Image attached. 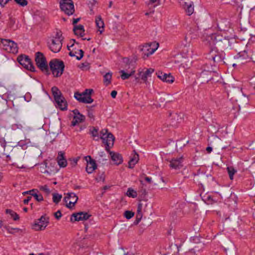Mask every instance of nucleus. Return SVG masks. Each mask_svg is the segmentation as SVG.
Masks as SVG:
<instances>
[{
	"mask_svg": "<svg viewBox=\"0 0 255 255\" xmlns=\"http://www.w3.org/2000/svg\"><path fill=\"white\" fill-rule=\"evenodd\" d=\"M154 69L151 68L147 69L145 71H143V70L142 69H139L138 75L140 77L141 80H142L145 84H147V78L151 76V74L154 72Z\"/></svg>",
	"mask_w": 255,
	"mask_h": 255,
	"instance_id": "obj_17",
	"label": "nucleus"
},
{
	"mask_svg": "<svg viewBox=\"0 0 255 255\" xmlns=\"http://www.w3.org/2000/svg\"><path fill=\"white\" fill-rule=\"evenodd\" d=\"M224 56L225 53L223 51L220 53L218 50L214 51L212 49L209 53L208 59H211L214 62L219 63L223 62Z\"/></svg>",
	"mask_w": 255,
	"mask_h": 255,
	"instance_id": "obj_13",
	"label": "nucleus"
},
{
	"mask_svg": "<svg viewBox=\"0 0 255 255\" xmlns=\"http://www.w3.org/2000/svg\"><path fill=\"white\" fill-rule=\"evenodd\" d=\"M69 55L71 57L75 56L77 60H80L83 57L84 51L81 49L79 50L78 52L70 51Z\"/></svg>",
	"mask_w": 255,
	"mask_h": 255,
	"instance_id": "obj_32",
	"label": "nucleus"
},
{
	"mask_svg": "<svg viewBox=\"0 0 255 255\" xmlns=\"http://www.w3.org/2000/svg\"><path fill=\"white\" fill-rule=\"evenodd\" d=\"M32 198V197L31 196H28L27 197V198L25 199H24L23 200V203L24 204H28V203L29 202V201L31 200V199Z\"/></svg>",
	"mask_w": 255,
	"mask_h": 255,
	"instance_id": "obj_54",
	"label": "nucleus"
},
{
	"mask_svg": "<svg viewBox=\"0 0 255 255\" xmlns=\"http://www.w3.org/2000/svg\"><path fill=\"white\" fill-rule=\"evenodd\" d=\"M145 180L146 181L148 182L149 183H150L151 182V178L148 177H145Z\"/></svg>",
	"mask_w": 255,
	"mask_h": 255,
	"instance_id": "obj_60",
	"label": "nucleus"
},
{
	"mask_svg": "<svg viewBox=\"0 0 255 255\" xmlns=\"http://www.w3.org/2000/svg\"><path fill=\"white\" fill-rule=\"evenodd\" d=\"M219 74L213 71L209 70H204L200 74L198 78L202 83H208L209 81L217 82L219 81Z\"/></svg>",
	"mask_w": 255,
	"mask_h": 255,
	"instance_id": "obj_3",
	"label": "nucleus"
},
{
	"mask_svg": "<svg viewBox=\"0 0 255 255\" xmlns=\"http://www.w3.org/2000/svg\"><path fill=\"white\" fill-rule=\"evenodd\" d=\"M228 173L229 175L230 179L233 180L234 175L237 172V170L232 166H229L227 168Z\"/></svg>",
	"mask_w": 255,
	"mask_h": 255,
	"instance_id": "obj_36",
	"label": "nucleus"
},
{
	"mask_svg": "<svg viewBox=\"0 0 255 255\" xmlns=\"http://www.w3.org/2000/svg\"><path fill=\"white\" fill-rule=\"evenodd\" d=\"M78 197L74 193H67V196L64 198V201L67 203L66 207L68 208H72L76 203Z\"/></svg>",
	"mask_w": 255,
	"mask_h": 255,
	"instance_id": "obj_14",
	"label": "nucleus"
},
{
	"mask_svg": "<svg viewBox=\"0 0 255 255\" xmlns=\"http://www.w3.org/2000/svg\"><path fill=\"white\" fill-rule=\"evenodd\" d=\"M134 213L130 211H126L124 213V216L127 219H130L134 216Z\"/></svg>",
	"mask_w": 255,
	"mask_h": 255,
	"instance_id": "obj_44",
	"label": "nucleus"
},
{
	"mask_svg": "<svg viewBox=\"0 0 255 255\" xmlns=\"http://www.w3.org/2000/svg\"><path fill=\"white\" fill-rule=\"evenodd\" d=\"M50 70L54 77H59L63 74L65 67L64 62L58 59L52 60L49 62Z\"/></svg>",
	"mask_w": 255,
	"mask_h": 255,
	"instance_id": "obj_4",
	"label": "nucleus"
},
{
	"mask_svg": "<svg viewBox=\"0 0 255 255\" xmlns=\"http://www.w3.org/2000/svg\"><path fill=\"white\" fill-rule=\"evenodd\" d=\"M40 190L44 191L47 194H49L50 191L47 185L41 186L39 187Z\"/></svg>",
	"mask_w": 255,
	"mask_h": 255,
	"instance_id": "obj_48",
	"label": "nucleus"
},
{
	"mask_svg": "<svg viewBox=\"0 0 255 255\" xmlns=\"http://www.w3.org/2000/svg\"><path fill=\"white\" fill-rule=\"evenodd\" d=\"M79 20H80V18H74L73 21V24H75L77 23Z\"/></svg>",
	"mask_w": 255,
	"mask_h": 255,
	"instance_id": "obj_61",
	"label": "nucleus"
},
{
	"mask_svg": "<svg viewBox=\"0 0 255 255\" xmlns=\"http://www.w3.org/2000/svg\"><path fill=\"white\" fill-rule=\"evenodd\" d=\"M10 0H0V5L3 6L7 3Z\"/></svg>",
	"mask_w": 255,
	"mask_h": 255,
	"instance_id": "obj_52",
	"label": "nucleus"
},
{
	"mask_svg": "<svg viewBox=\"0 0 255 255\" xmlns=\"http://www.w3.org/2000/svg\"><path fill=\"white\" fill-rule=\"evenodd\" d=\"M206 150L208 153H210L212 151V148L208 146L206 148Z\"/></svg>",
	"mask_w": 255,
	"mask_h": 255,
	"instance_id": "obj_62",
	"label": "nucleus"
},
{
	"mask_svg": "<svg viewBox=\"0 0 255 255\" xmlns=\"http://www.w3.org/2000/svg\"><path fill=\"white\" fill-rule=\"evenodd\" d=\"M98 161L99 162H103L107 159L105 158L106 154L104 151H101L99 153Z\"/></svg>",
	"mask_w": 255,
	"mask_h": 255,
	"instance_id": "obj_43",
	"label": "nucleus"
},
{
	"mask_svg": "<svg viewBox=\"0 0 255 255\" xmlns=\"http://www.w3.org/2000/svg\"><path fill=\"white\" fill-rule=\"evenodd\" d=\"M77 161L78 159L75 158H74L71 160V164L73 166H75L77 164Z\"/></svg>",
	"mask_w": 255,
	"mask_h": 255,
	"instance_id": "obj_55",
	"label": "nucleus"
},
{
	"mask_svg": "<svg viewBox=\"0 0 255 255\" xmlns=\"http://www.w3.org/2000/svg\"><path fill=\"white\" fill-rule=\"evenodd\" d=\"M206 41L210 46H214L215 49L221 51L233 48L234 45L236 44V40L234 38L229 39L216 33H212L208 35Z\"/></svg>",
	"mask_w": 255,
	"mask_h": 255,
	"instance_id": "obj_1",
	"label": "nucleus"
},
{
	"mask_svg": "<svg viewBox=\"0 0 255 255\" xmlns=\"http://www.w3.org/2000/svg\"><path fill=\"white\" fill-rule=\"evenodd\" d=\"M14 23H15L14 20L12 18H10V21H9V25L10 26H11L12 25H13L14 24Z\"/></svg>",
	"mask_w": 255,
	"mask_h": 255,
	"instance_id": "obj_59",
	"label": "nucleus"
},
{
	"mask_svg": "<svg viewBox=\"0 0 255 255\" xmlns=\"http://www.w3.org/2000/svg\"><path fill=\"white\" fill-rule=\"evenodd\" d=\"M88 116L91 119H94V116L93 115V113L92 112L89 111L88 112Z\"/></svg>",
	"mask_w": 255,
	"mask_h": 255,
	"instance_id": "obj_58",
	"label": "nucleus"
},
{
	"mask_svg": "<svg viewBox=\"0 0 255 255\" xmlns=\"http://www.w3.org/2000/svg\"><path fill=\"white\" fill-rule=\"evenodd\" d=\"M85 120V117L80 114L78 116H74L72 122V125L73 126H76L77 124L83 122Z\"/></svg>",
	"mask_w": 255,
	"mask_h": 255,
	"instance_id": "obj_30",
	"label": "nucleus"
},
{
	"mask_svg": "<svg viewBox=\"0 0 255 255\" xmlns=\"http://www.w3.org/2000/svg\"><path fill=\"white\" fill-rule=\"evenodd\" d=\"M174 77L170 74H168L166 78V81H164V82L171 84L172 83L174 82Z\"/></svg>",
	"mask_w": 255,
	"mask_h": 255,
	"instance_id": "obj_46",
	"label": "nucleus"
},
{
	"mask_svg": "<svg viewBox=\"0 0 255 255\" xmlns=\"http://www.w3.org/2000/svg\"><path fill=\"white\" fill-rule=\"evenodd\" d=\"M7 93V89L5 87L0 84V102L5 103L6 100L5 99V94Z\"/></svg>",
	"mask_w": 255,
	"mask_h": 255,
	"instance_id": "obj_28",
	"label": "nucleus"
},
{
	"mask_svg": "<svg viewBox=\"0 0 255 255\" xmlns=\"http://www.w3.org/2000/svg\"><path fill=\"white\" fill-rule=\"evenodd\" d=\"M127 195L128 197L135 198L137 197V194L133 189L131 188H129L127 192Z\"/></svg>",
	"mask_w": 255,
	"mask_h": 255,
	"instance_id": "obj_41",
	"label": "nucleus"
},
{
	"mask_svg": "<svg viewBox=\"0 0 255 255\" xmlns=\"http://www.w3.org/2000/svg\"><path fill=\"white\" fill-rule=\"evenodd\" d=\"M150 0V2L151 3H155L156 2H158V3H159V1L160 0Z\"/></svg>",
	"mask_w": 255,
	"mask_h": 255,
	"instance_id": "obj_63",
	"label": "nucleus"
},
{
	"mask_svg": "<svg viewBox=\"0 0 255 255\" xmlns=\"http://www.w3.org/2000/svg\"><path fill=\"white\" fill-rule=\"evenodd\" d=\"M238 57L237 58L241 61V60L242 59H247L249 58V56L248 55V54L247 52L245 50H244L243 51H240L238 54Z\"/></svg>",
	"mask_w": 255,
	"mask_h": 255,
	"instance_id": "obj_38",
	"label": "nucleus"
},
{
	"mask_svg": "<svg viewBox=\"0 0 255 255\" xmlns=\"http://www.w3.org/2000/svg\"><path fill=\"white\" fill-rule=\"evenodd\" d=\"M35 61L37 67L47 75L50 74L46 58L43 54L40 52H37L35 54Z\"/></svg>",
	"mask_w": 255,
	"mask_h": 255,
	"instance_id": "obj_6",
	"label": "nucleus"
},
{
	"mask_svg": "<svg viewBox=\"0 0 255 255\" xmlns=\"http://www.w3.org/2000/svg\"><path fill=\"white\" fill-rule=\"evenodd\" d=\"M89 63L86 62V63H83L81 64V66H80V68H83L84 67H88L89 66Z\"/></svg>",
	"mask_w": 255,
	"mask_h": 255,
	"instance_id": "obj_56",
	"label": "nucleus"
},
{
	"mask_svg": "<svg viewBox=\"0 0 255 255\" xmlns=\"http://www.w3.org/2000/svg\"><path fill=\"white\" fill-rule=\"evenodd\" d=\"M52 200L54 203L58 204L61 200L62 196L61 194H59L57 193L52 194Z\"/></svg>",
	"mask_w": 255,
	"mask_h": 255,
	"instance_id": "obj_37",
	"label": "nucleus"
},
{
	"mask_svg": "<svg viewBox=\"0 0 255 255\" xmlns=\"http://www.w3.org/2000/svg\"><path fill=\"white\" fill-rule=\"evenodd\" d=\"M93 92V89H87L82 93L76 92L74 93V98L80 103L90 104L93 102L91 96Z\"/></svg>",
	"mask_w": 255,
	"mask_h": 255,
	"instance_id": "obj_7",
	"label": "nucleus"
},
{
	"mask_svg": "<svg viewBox=\"0 0 255 255\" xmlns=\"http://www.w3.org/2000/svg\"><path fill=\"white\" fill-rule=\"evenodd\" d=\"M96 23L97 27L99 28L100 33H102L104 29V23L101 16H98L96 18Z\"/></svg>",
	"mask_w": 255,
	"mask_h": 255,
	"instance_id": "obj_27",
	"label": "nucleus"
},
{
	"mask_svg": "<svg viewBox=\"0 0 255 255\" xmlns=\"http://www.w3.org/2000/svg\"><path fill=\"white\" fill-rule=\"evenodd\" d=\"M75 35L83 37L84 35V28L82 25H78L74 27L73 29Z\"/></svg>",
	"mask_w": 255,
	"mask_h": 255,
	"instance_id": "obj_26",
	"label": "nucleus"
},
{
	"mask_svg": "<svg viewBox=\"0 0 255 255\" xmlns=\"http://www.w3.org/2000/svg\"><path fill=\"white\" fill-rule=\"evenodd\" d=\"M117 95V92L115 90L112 91L111 95L113 98H115Z\"/></svg>",
	"mask_w": 255,
	"mask_h": 255,
	"instance_id": "obj_53",
	"label": "nucleus"
},
{
	"mask_svg": "<svg viewBox=\"0 0 255 255\" xmlns=\"http://www.w3.org/2000/svg\"><path fill=\"white\" fill-rule=\"evenodd\" d=\"M181 140H179L177 143H176V146L178 147V146H179L180 148H181Z\"/></svg>",
	"mask_w": 255,
	"mask_h": 255,
	"instance_id": "obj_64",
	"label": "nucleus"
},
{
	"mask_svg": "<svg viewBox=\"0 0 255 255\" xmlns=\"http://www.w3.org/2000/svg\"><path fill=\"white\" fill-rule=\"evenodd\" d=\"M157 75V77L161 79L162 81L164 82V81H166V78L168 74L166 73H163L161 72H158L156 73Z\"/></svg>",
	"mask_w": 255,
	"mask_h": 255,
	"instance_id": "obj_42",
	"label": "nucleus"
},
{
	"mask_svg": "<svg viewBox=\"0 0 255 255\" xmlns=\"http://www.w3.org/2000/svg\"><path fill=\"white\" fill-rule=\"evenodd\" d=\"M5 213L6 214H8L11 216V217L13 218L14 221H16L19 219L18 215L12 210L10 209H6L5 210Z\"/></svg>",
	"mask_w": 255,
	"mask_h": 255,
	"instance_id": "obj_39",
	"label": "nucleus"
},
{
	"mask_svg": "<svg viewBox=\"0 0 255 255\" xmlns=\"http://www.w3.org/2000/svg\"><path fill=\"white\" fill-rule=\"evenodd\" d=\"M85 158L87 163L86 170L88 173H92L97 168V164L90 156H87Z\"/></svg>",
	"mask_w": 255,
	"mask_h": 255,
	"instance_id": "obj_18",
	"label": "nucleus"
},
{
	"mask_svg": "<svg viewBox=\"0 0 255 255\" xmlns=\"http://www.w3.org/2000/svg\"><path fill=\"white\" fill-rule=\"evenodd\" d=\"M35 192H38V190L37 189H34L30 190L29 191H27L24 192L22 194L23 195L30 194V195H31V196H32V194H34Z\"/></svg>",
	"mask_w": 255,
	"mask_h": 255,
	"instance_id": "obj_49",
	"label": "nucleus"
},
{
	"mask_svg": "<svg viewBox=\"0 0 255 255\" xmlns=\"http://www.w3.org/2000/svg\"><path fill=\"white\" fill-rule=\"evenodd\" d=\"M177 121L178 123H181L183 120L184 115L183 114L180 113L178 115H177Z\"/></svg>",
	"mask_w": 255,
	"mask_h": 255,
	"instance_id": "obj_50",
	"label": "nucleus"
},
{
	"mask_svg": "<svg viewBox=\"0 0 255 255\" xmlns=\"http://www.w3.org/2000/svg\"><path fill=\"white\" fill-rule=\"evenodd\" d=\"M57 160L60 167H65L67 166V160L64 157V153L63 152H58Z\"/></svg>",
	"mask_w": 255,
	"mask_h": 255,
	"instance_id": "obj_20",
	"label": "nucleus"
},
{
	"mask_svg": "<svg viewBox=\"0 0 255 255\" xmlns=\"http://www.w3.org/2000/svg\"><path fill=\"white\" fill-rule=\"evenodd\" d=\"M170 164L169 166L170 168L174 169H178L182 167V163L183 162L182 157L178 158H174L171 160H169Z\"/></svg>",
	"mask_w": 255,
	"mask_h": 255,
	"instance_id": "obj_19",
	"label": "nucleus"
},
{
	"mask_svg": "<svg viewBox=\"0 0 255 255\" xmlns=\"http://www.w3.org/2000/svg\"><path fill=\"white\" fill-rule=\"evenodd\" d=\"M158 46V43H153L150 44H147L143 46V47L141 48V50L143 52V53L144 54V55H146V57H148L155 51Z\"/></svg>",
	"mask_w": 255,
	"mask_h": 255,
	"instance_id": "obj_12",
	"label": "nucleus"
},
{
	"mask_svg": "<svg viewBox=\"0 0 255 255\" xmlns=\"http://www.w3.org/2000/svg\"><path fill=\"white\" fill-rule=\"evenodd\" d=\"M112 73L108 72L104 76V82L106 85H108L111 83Z\"/></svg>",
	"mask_w": 255,
	"mask_h": 255,
	"instance_id": "obj_33",
	"label": "nucleus"
},
{
	"mask_svg": "<svg viewBox=\"0 0 255 255\" xmlns=\"http://www.w3.org/2000/svg\"><path fill=\"white\" fill-rule=\"evenodd\" d=\"M217 27L221 31H228L231 27L229 20L226 18H221L217 21Z\"/></svg>",
	"mask_w": 255,
	"mask_h": 255,
	"instance_id": "obj_15",
	"label": "nucleus"
},
{
	"mask_svg": "<svg viewBox=\"0 0 255 255\" xmlns=\"http://www.w3.org/2000/svg\"><path fill=\"white\" fill-rule=\"evenodd\" d=\"M103 143L105 145V148L107 151H109L114 143L115 137L113 134L109 132L107 129H103L100 131V137Z\"/></svg>",
	"mask_w": 255,
	"mask_h": 255,
	"instance_id": "obj_5",
	"label": "nucleus"
},
{
	"mask_svg": "<svg viewBox=\"0 0 255 255\" xmlns=\"http://www.w3.org/2000/svg\"><path fill=\"white\" fill-rule=\"evenodd\" d=\"M110 152V154L112 160L114 162V163L119 165L123 162V158L121 154L118 153H115L113 151Z\"/></svg>",
	"mask_w": 255,
	"mask_h": 255,
	"instance_id": "obj_21",
	"label": "nucleus"
},
{
	"mask_svg": "<svg viewBox=\"0 0 255 255\" xmlns=\"http://www.w3.org/2000/svg\"><path fill=\"white\" fill-rule=\"evenodd\" d=\"M183 7L188 15H191L193 13L194 8L193 2H185Z\"/></svg>",
	"mask_w": 255,
	"mask_h": 255,
	"instance_id": "obj_22",
	"label": "nucleus"
},
{
	"mask_svg": "<svg viewBox=\"0 0 255 255\" xmlns=\"http://www.w3.org/2000/svg\"><path fill=\"white\" fill-rule=\"evenodd\" d=\"M2 48L9 53H16L18 52L17 44L13 41L7 39L2 40Z\"/></svg>",
	"mask_w": 255,
	"mask_h": 255,
	"instance_id": "obj_10",
	"label": "nucleus"
},
{
	"mask_svg": "<svg viewBox=\"0 0 255 255\" xmlns=\"http://www.w3.org/2000/svg\"><path fill=\"white\" fill-rule=\"evenodd\" d=\"M142 208V204L140 203H139L138 204V206H137L136 220L134 222V224L135 225L138 224L139 223V222L140 221V220L142 217V214L141 213Z\"/></svg>",
	"mask_w": 255,
	"mask_h": 255,
	"instance_id": "obj_25",
	"label": "nucleus"
},
{
	"mask_svg": "<svg viewBox=\"0 0 255 255\" xmlns=\"http://www.w3.org/2000/svg\"><path fill=\"white\" fill-rule=\"evenodd\" d=\"M17 60L20 64L23 66L25 69L31 71H35V67L32 64L30 59L26 55H21L18 56Z\"/></svg>",
	"mask_w": 255,
	"mask_h": 255,
	"instance_id": "obj_11",
	"label": "nucleus"
},
{
	"mask_svg": "<svg viewBox=\"0 0 255 255\" xmlns=\"http://www.w3.org/2000/svg\"><path fill=\"white\" fill-rule=\"evenodd\" d=\"M57 106L62 111L67 110V104L65 98L62 96L58 100L55 101Z\"/></svg>",
	"mask_w": 255,
	"mask_h": 255,
	"instance_id": "obj_23",
	"label": "nucleus"
},
{
	"mask_svg": "<svg viewBox=\"0 0 255 255\" xmlns=\"http://www.w3.org/2000/svg\"><path fill=\"white\" fill-rule=\"evenodd\" d=\"M24 128V124L20 123L19 122H17L15 124H12L11 125V128L13 130L19 129L21 130Z\"/></svg>",
	"mask_w": 255,
	"mask_h": 255,
	"instance_id": "obj_40",
	"label": "nucleus"
},
{
	"mask_svg": "<svg viewBox=\"0 0 255 255\" xmlns=\"http://www.w3.org/2000/svg\"><path fill=\"white\" fill-rule=\"evenodd\" d=\"M127 72H126L125 70H123L120 72L122 74L121 75V78L124 80L128 79L129 77L133 75L135 72L134 67H133L130 71H128V69H127Z\"/></svg>",
	"mask_w": 255,
	"mask_h": 255,
	"instance_id": "obj_24",
	"label": "nucleus"
},
{
	"mask_svg": "<svg viewBox=\"0 0 255 255\" xmlns=\"http://www.w3.org/2000/svg\"><path fill=\"white\" fill-rule=\"evenodd\" d=\"M62 214L60 211H58L55 213V218L59 220L61 217Z\"/></svg>",
	"mask_w": 255,
	"mask_h": 255,
	"instance_id": "obj_51",
	"label": "nucleus"
},
{
	"mask_svg": "<svg viewBox=\"0 0 255 255\" xmlns=\"http://www.w3.org/2000/svg\"><path fill=\"white\" fill-rule=\"evenodd\" d=\"M73 113L74 114V116H78L79 115H80L81 114L79 113V111L77 109H75L73 111Z\"/></svg>",
	"mask_w": 255,
	"mask_h": 255,
	"instance_id": "obj_57",
	"label": "nucleus"
},
{
	"mask_svg": "<svg viewBox=\"0 0 255 255\" xmlns=\"http://www.w3.org/2000/svg\"><path fill=\"white\" fill-rule=\"evenodd\" d=\"M60 8L65 13L70 15L74 12V6L72 0H61Z\"/></svg>",
	"mask_w": 255,
	"mask_h": 255,
	"instance_id": "obj_8",
	"label": "nucleus"
},
{
	"mask_svg": "<svg viewBox=\"0 0 255 255\" xmlns=\"http://www.w3.org/2000/svg\"><path fill=\"white\" fill-rule=\"evenodd\" d=\"M52 95L54 98L55 101L58 100L62 96L61 91L56 87H53L51 89Z\"/></svg>",
	"mask_w": 255,
	"mask_h": 255,
	"instance_id": "obj_29",
	"label": "nucleus"
},
{
	"mask_svg": "<svg viewBox=\"0 0 255 255\" xmlns=\"http://www.w3.org/2000/svg\"><path fill=\"white\" fill-rule=\"evenodd\" d=\"M250 27V23L249 20L247 19L245 22L243 20H240V28L242 31H247L248 27Z\"/></svg>",
	"mask_w": 255,
	"mask_h": 255,
	"instance_id": "obj_34",
	"label": "nucleus"
},
{
	"mask_svg": "<svg viewBox=\"0 0 255 255\" xmlns=\"http://www.w3.org/2000/svg\"><path fill=\"white\" fill-rule=\"evenodd\" d=\"M139 160L138 155L135 153L132 158H130L128 162V167L132 168Z\"/></svg>",
	"mask_w": 255,
	"mask_h": 255,
	"instance_id": "obj_31",
	"label": "nucleus"
},
{
	"mask_svg": "<svg viewBox=\"0 0 255 255\" xmlns=\"http://www.w3.org/2000/svg\"><path fill=\"white\" fill-rule=\"evenodd\" d=\"M49 218L45 216H42L39 219L35 221L32 225V229L35 231L43 230L47 226Z\"/></svg>",
	"mask_w": 255,
	"mask_h": 255,
	"instance_id": "obj_9",
	"label": "nucleus"
},
{
	"mask_svg": "<svg viewBox=\"0 0 255 255\" xmlns=\"http://www.w3.org/2000/svg\"><path fill=\"white\" fill-rule=\"evenodd\" d=\"M14 1L21 6H25L28 3L26 0H14Z\"/></svg>",
	"mask_w": 255,
	"mask_h": 255,
	"instance_id": "obj_45",
	"label": "nucleus"
},
{
	"mask_svg": "<svg viewBox=\"0 0 255 255\" xmlns=\"http://www.w3.org/2000/svg\"><path fill=\"white\" fill-rule=\"evenodd\" d=\"M64 38L62 32L57 31L55 36L52 37L47 42V45L49 49L54 53L59 52L62 46V41Z\"/></svg>",
	"mask_w": 255,
	"mask_h": 255,
	"instance_id": "obj_2",
	"label": "nucleus"
},
{
	"mask_svg": "<svg viewBox=\"0 0 255 255\" xmlns=\"http://www.w3.org/2000/svg\"><path fill=\"white\" fill-rule=\"evenodd\" d=\"M91 215H89L86 212H79L77 213H74L72 214L71 218V221H79L82 220H86L89 218Z\"/></svg>",
	"mask_w": 255,
	"mask_h": 255,
	"instance_id": "obj_16",
	"label": "nucleus"
},
{
	"mask_svg": "<svg viewBox=\"0 0 255 255\" xmlns=\"http://www.w3.org/2000/svg\"><path fill=\"white\" fill-rule=\"evenodd\" d=\"M90 132L95 140H98L99 139L100 135H99L98 129L97 128H93Z\"/></svg>",
	"mask_w": 255,
	"mask_h": 255,
	"instance_id": "obj_35",
	"label": "nucleus"
},
{
	"mask_svg": "<svg viewBox=\"0 0 255 255\" xmlns=\"http://www.w3.org/2000/svg\"><path fill=\"white\" fill-rule=\"evenodd\" d=\"M37 192H35L34 194H32V196H33L37 201H43V198L41 194H37Z\"/></svg>",
	"mask_w": 255,
	"mask_h": 255,
	"instance_id": "obj_47",
	"label": "nucleus"
}]
</instances>
